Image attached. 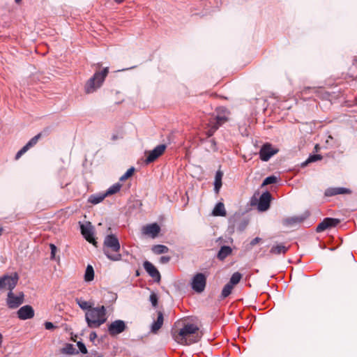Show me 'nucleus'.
Masks as SVG:
<instances>
[{
	"mask_svg": "<svg viewBox=\"0 0 357 357\" xmlns=\"http://www.w3.org/2000/svg\"><path fill=\"white\" fill-rule=\"evenodd\" d=\"M213 214L215 216H225L227 213L224 204L222 202L218 203L213 211Z\"/></svg>",
	"mask_w": 357,
	"mask_h": 357,
	"instance_id": "nucleus-24",
	"label": "nucleus"
},
{
	"mask_svg": "<svg viewBox=\"0 0 357 357\" xmlns=\"http://www.w3.org/2000/svg\"><path fill=\"white\" fill-rule=\"evenodd\" d=\"M151 250L156 255H160L168 252L169 248L164 245H155L152 247Z\"/></svg>",
	"mask_w": 357,
	"mask_h": 357,
	"instance_id": "nucleus-26",
	"label": "nucleus"
},
{
	"mask_svg": "<svg viewBox=\"0 0 357 357\" xmlns=\"http://www.w3.org/2000/svg\"><path fill=\"white\" fill-rule=\"evenodd\" d=\"M97 338V334L96 332L93 331L89 335V339L91 341H94Z\"/></svg>",
	"mask_w": 357,
	"mask_h": 357,
	"instance_id": "nucleus-46",
	"label": "nucleus"
},
{
	"mask_svg": "<svg viewBox=\"0 0 357 357\" xmlns=\"http://www.w3.org/2000/svg\"><path fill=\"white\" fill-rule=\"evenodd\" d=\"M150 301L153 307H156L158 305V296L155 293H152L150 295Z\"/></svg>",
	"mask_w": 357,
	"mask_h": 357,
	"instance_id": "nucleus-39",
	"label": "nucleus"
},
{
	"mask_svg": "<svg viewBox=\"0 0 357 357\" xmlns=\"http://www.w3.org/2000/svg\"><path fill=\"white\" fill-rule=\"evenodd\" d=\"M303 219L299 217H292L289 218L284 220V222L287 225H291L295 223L301 222H302Z\"/></svg>",
	"mask_w": 357,
	"mask_h": 357,
	"instance_id": "nucleus-34",
	"label": "nucleus"
},
{
	"mask_svg": "<svg viewBox=\"0 0 357 357\" xmlns=\"http://www.w3.org/2000/svg\"><path fill=\"white\" fill-rule=\"evenodd\" d=\"M230 112L225 107H220L217 109V116L215 119L220 123H225L229 121Z\"/></svg>",
	"mask_w": 357,
	"mask_h": 357,
	"instance_id": "nucleus-19",
	"label": "nucleus"
},
{
	"mask_svg": "<svg viewBox=\"0 0 357 357\" xmlns=\"http://www.w3.org/2000/svg\"><path fill=\"white\" fill-rule=\"evenodd\" d=\"M2 342H3V335L2 334L0 333V347H1L2 345Z\"/></svg>",
	"mask_w": 357,
	"mask_h": 357,
	"instance_id": "nucleus-47",
	"label": "nucleus"
},
{
	"mask_svg": "<svg viewBox=\"0 0 357 357\" xmlns=\"http://www.w3.org/2000/svg\"><path fill=\"white\" fill-rule=\"evenodd\" d=\"M104 253L112 261H119L121 255L119 253L120 243L118 238L113 234L105 236L104 243Z\"/></svg>",
	"mask_w": 357,
	"mask_h": 357,
	"instance_id": "nucleus-3",
	"label": "nucleus"
},
{
	"mask_svg": "<svg viewBox=\"0 0 357 357\" xmlns=\"http://www.w3.org/2000/svg\"><path fill=\"white\" fill-rule=\"evenodd\" d=\"M107 310L104 305L89 309L85 313V320L90 328H99L107 321Z\"/></svg>",
	"mask_w": 357,
	"mask_h": 357,
	"instance_id": "nucleus-2",
	"label": "nucleus"
},
{
	"mask_svg": "<svg viewBox=\"0 0 357 357\" xmlns=\"http://www.w3.org/2000/svg\"><path fill=\"white\" fill-rule=\"evenodd\" d=\"M223 176V172L221 170H218L215 176V182H214V190L216 193H218L220 188L222 187V178Z\"/></svg>",
	"mask_w": 357,
	"mask_h": 357,
	"instance_id": "nucleus-22",
	"label": "nucleus"
},
{
	"mask_svg": "<svg viewBox=\"0 0 357 357\" xmlns=\"http://www.w3.org/2000/svg\"><path fill=\"white\" fill-rule=\"evenodd\" d=\"M232 252V250L229 246L224 245L222 246L218 253L217 257L223 261L226 257L230 255Z\"/></svg>",
	"mask_w": 357,
	"mask_h": 357,
	"instance_id": "nucleus-21",
	"label": "nucleus"
},
{
	"mask_svg": "<svg viewBox=\"0 0 357 357\" xmlns=\"http://www.w3.org/2000/svg\"><path fill=\"white\" fill-rule=\"evenodd\" d=\"M18 280L19 276L17 273L0 277V290L8 289L9 291H12L16 287Z\"/></svg>",
	"mask_w": 357,
	"mask_h": 357,
	"instance_id": "nucleus-5",
	"label": "nucleus"
},
{
	"mask_svg": "<svg viewBox=\"0 0 357 357\" xmlns=\"http://www.w3.org/2000/svg\"><path fill=\"white\" fill-rule=\"evenodd\" d=\"M172 336L177 343L182 345L192 344L201 338L199 327L193 324H184L182 328L173 331Z\"/></svg>",
	"mask_w": 357,
	"mask_h": 357,
	"instance_id": "nucleus-1",
	"label": "nucleus"
},
{
	"mask_svg": "<svg viewBox=\"0 0 357 357\" xmlns=\"http://www.w3.org/2000/svg\"><path fill=\"white\" fill-rule=\"evenodd\" d=\"M215 132V130L214 129H212V128L211 126H208L207 130L206 131V134L207 137H211L212 135H213V134Z\"/></svg>",
	"mask_w": 357,
	"mask_h": 357,
	"instance_id": "nucleus-41",
	"label": "nucleus"
},
{
	"mask_svg": "<svg viewBox=\"0 0 357 357\" xmlns=\"http://www.w3.org/2000/svg\"><path fill=\"white\" fill-rule=\"evenodd\" d=\"M116 3H121L124 0H114Z\"/></svg>",
	"mask_w": 357,
	"mask_h": 357,
	"instance_id": "nucleus-48",
	"label": "nucleus"
},
{
	"mask_svg": "<svg viewBox=\"0 0 357 357\" xmlns=\"http://www.w3.org/2000/svg\"><path fill=\"white\" fill-rule=\"evenodd\" d=\"M24 301V295L23 292H20L15 295L13 291H8L6 298V303L9 308H17Z\"/></svg>",
	"mask_w": 357,
	"mask_h": 357,
	"instance_id": "nucleus-8",
	"label": "nucleus"
},
{
	"mask_svg": "<svg viewBox=\"0 0 357 357\" xmlns=\"http://www.w3.org/2000/svg\"><path fill=\"white\" fill-rule=\"evenodd\" d=\"M314 149H315V150L317 151H318V149H319V145H318V144H317V145L315 146Z\"/></svg>",
	"mask_w": 357,
	"mask_h": 357,
	"instance_id": "nucleus-49",
	"label": "nucleus"
},
{
	"mask_svg": "<svg viewBox=\"0 0 357 357\" xmlns=\"http://www.w3.org/2000/svg\"><path fill=\"white\" fill-rule=\"evenodd\" d=\"M94 278V271L91 265H88L86 269L84 280L87 282L92 281Z\"/></svg>",
	"mask_w": 357,
	"mask_h": 357,
	"instance_id": "nucleus-29",
	"label": "nucleus"
},
{
	"mask_svg": "<svg viewBox=\"0 0 357 357\" xmlns=\"http://www.w3.org/2000/svg\"><path fill=\"white\" fill-rule=\"evenodd\" d=\"M45 328L47 330H52V329H54L55 328V326H54V324L52 322L46 321L45 323Z\"/></svg>",
	"mask_w": 357,
	"mask_h": 357,
	"instance_id": "nucleus-45",
	"label": "nucleus"
},
{
	"mask_svg": "<svg viewBox=\"0 0 357 357\" xmlns=\"http://www.w3.org/2000/svg\"><path fill=\"white\" fill-rule=\"evenodd\" d=\"M75 301L79 307L84 310L88 311L89 309H92L93 307L92 303L84 301L82 298H76Z\"/></svg>",
	"mask_w": 357,
	"mask_h": 357,
	"instance_id": "nucleus-25",
	"label": "nucleus"
},
{
	"mask_svg": "<svg viewBox=\"0 0 357 357\" xmlns=\"http://www.w3.org/2000/svg\"><path fill=\"white\" fill-rule=\"evenodd\" d=\"M160 231V227L157 223L146 225L142 229V232L144 235L149 236L153 238L157 237Z\"/></svg>",
	"mask_w": 357,
	"mask_h": 357,
	"instance_id": "nucleus-13",
	"label": "nucleus"
},
{
	"mask_svg": "<svg viewBox=\"0 0 357 357\" xmlns=\"http://www.w3.org/2000/svg\"><path fill=\"white\" fill-rule=\"evenodd\" d=\"M171 257L169 256H162L160 259L161 264H167L170 261Z\"/></svg>",
	"mask_w": 357,
	"mask_h": 357,
	"instance_id": "nucleus-44",
	"label": "nucleus"
},
{
	"mask_svg": "<svg viewBox=\"0 0 357 357\" xmlns=\"http://www.w3.org/2000/svg\"><path fill=\"white\" fill-rule=\"evenodd\" d=\"M80 229L81 233L84 237V238L90 243H92L93 245L97 246V242L94 238L93 232L91 227L90 223H89L88 225H85L83 224L81 225Z\"/></svg>",
	"mask_w": 357,
	"mask_h": 357,
	"instance_id": "nucleus-16",
	"label": "nucleus"
},
{
	"mask_svg": "<svg viewBox=\"0 0 357 357\" xmlns=\"http://www.w3.org/2000/svg\"><path fill=\"white\" fill-rule=\"evenodd\" d=\"M2 232H3V229L2 228H0V235L2 234Z\"/></svg>",
	"mask_w": 357,
	"mask_h": 357,
	"instance_id": "nucleus-50",
	"label": "nucleus"
},
{
	"mask_svg": "<svg viewBox=\"0 0 357 357\" xmlns=\"http://www.w3.org/2000/svg\"><path fill=\"white\" fill-rule=\"evenodd\" d=\"M17 314L21 320L29 319L34 317V310L31 305H26L20 307Z\"/></svg>",
	"mask_w": 357,
	"mask_h": 357,
	"instance_id": "nucleus-15",
	"label": "nucleus"
},
{
	"mask_svg": "<svg viewBox=\"0 0 357 357\" xmlns=\"http://www.w3.org/2000/svg\"><path fill=\"white\" fill-rule=\"evenodd\" d=\"M62 353L66 354H73L75 353V349L71 344H67L65 347L62 349Z\"/></svg>",
	"mask_w": 357,
	"mask_h": 357,
	"instance_id": "nucleus-35",
	"label": "nucleus"
},
{
	"mask_svg": "<svg viewBox=\"0 0 357 357\" xmlns=\"http://www.w3.org/2000/svg\"><path fill=\"white\" fill-rule=\"evenodd\" d=\"M279 150L274 149L271 144L266 143L261 146L259 151V158L262 161H268Z\"/></svg>",
	"mask_w": 357,
	"mask_h": 357,
	"instance_id": "nucleus-10",
	"label": "nucleus"
},
{
	"mask_svg": "<svg viewBox=\"0 0 357 357\" xmlns=\"http://www.w3.org/2000/svg\"><path fill=\"white\" fill-rule=\"evenodd\" d=\"M233 289H234V287L231 284H230L229 282L227 284H226L222 290V292L220 294V298L222 299H224V298H227V296H229L231 294Z\"/></svg>",
	"mask_w": 357,
	"mask_h": 357,
	"instance_id": "nucleus-28",
	"label": "nucleus"
},
{
	"mask_svg": "<svg viewBox=\"0 0 357 357\" xmlns=\"http://www.w3.org/2000/svg\"><path fill=\"white\" fill-rule=\"evenodd\" d=\"M167 146L165 144H160L157 146L155 149L151 151H146L145 154L146 155V158L145 160V163L146 165L154 162L156 159H158L160 155H162L165 151Z\"/></svg>",
	"mask_w": 357,
	"mask_h": 357,
	"instance_id": "nucleus-9",
	"label": "nucleus"
},
{
	"mask_svg": "<svg viewBox=\"0 0 357 357\" xmlns=\"http://www.w3.org/2000/svg\"><path fill=\"white\" fill-rule=\"evenodd\" d=\"M106 197L105 193L91 195L89 202L93 204H97L101 202Z\"/></svg>",
	"mask_w": 357,
	"mask_h": 357,
	"instance_id": "nucleus-27",
	"label": "nucleus"
},
{
	"mask_svg": "<svg viewBox=\"0 0 357 357\" xmlns=\"http://www.w3.org/2000/svg\"><path fill=\"white\" fill-rule=\"evenodd\" d=\"M135 171V169L133 167L128 169L127 170V172L120 177V178H119L120 181H126L128 178H129L130 177H131L133 175Z\"/></svg>",
	"mask_w": 357,
	"mask_h": 357,
	"instance_id": "nucleus-33",
	"label": "nucleus"
},
{
	"mask_svg": "<svg viewBox=\"0 0 357 357\" xmlns=\"http://www.w3.org/2000/svg\"><path fill=\"white\" fill-rule=\"evenodd\" d=\"M262 239L259 237H256L253 238L248 245V249H251L252 247L256 245L257 244L261 243Z\"/></svg>",
	"mask_w": 357,
	"mask_h": 357,
	"instance_id": "nucleus-38",
	"label": "nucleus"
},
{
	"mask_svg": "<svg viewBox=\"0 0 357 357\" xmlns=\"http://www.w3.org/2000/svg\"><path fill=\"white\" fill-rule=\"evenodd\" d=\"M321 159H322V156L319 154L310 155L309 158L302 164V166L305 167L310 162H316L317 160H321Z\"/></svg>",
	"mask_w": 357,
	"mask_h": 357,
	"instance_id": "nucleus-32",
	"label": "nucleus"
},
{
	"mask_svg": "<svg viewBox=\"0 0 357 357\" xmlns=\"http://www.w3.org/2000/svg\"><path fill=\"white\" fill-rule=\"evenodd\" d=\"M289 250V247H286L283 244L273 245L270 250V253L272 255L285 254Z\"/></svg>",
	"mask_w": 357,
	"mask_h": 357,
	"instance_id": "nucleus-23",
	"label": "nucleus"
},
{
	"mask_svg": "<svg viewBox=\"0 0 357 357\" xmlns=\"http://www.w3.org/2000/svg\"><path fill=\"white\" fill-rule=\"evenodd\" d=\"M109 73L108 67L105 68L101 71H96L92 77H91L84 86L86 93H91L99 89L104 82Z\"/></svg>",
	"mask_w": 357,
	"mask_h": 357,
	"instance_id": "nucleus-4",
	"label": "nucleus"
},
{
	"mask_svg": "<svg viewBox=\"0 0 357 357\" xmlns=\"http://www.w3.org/2000/svg\"><path fill=\"white\" fill-rule=\"evenodd\" d=\"M351 190L349 188L337 187L328 188L325 190L324 195L326 197H332L337 195L351 194Z\"/></svg>",
	"mask_w": 357,
	"mask_h": 357,
	"instance_id": "nucleus-18",
	"label": "nucleus"
},
{
	"mask_svg": "<svg viewBox=\"0 0 357 357\" xmlns=\"http://www.w3.org/2000/svg\"><path fill=\"white\" fill-rule=\"evenodd\" d=\"M121 188V184L116 183L108 188V190L105 192V195L107 197L116 194L120 190Z\"/></svg>",
	"mask_w": 357,
	"mask_h": 357,
	"instance_id": "nucleus-30",
	"label": "nucleus"
},
{
	"mask_svg": "<svg viewBox=\"0 0 357 357\" xmlns=\"http://www.w3.org/2000/svg\"><path fill=\"white\" fill-rule=\"evenodd\" d=\"M157 315L156 321L151 326V331L154 333H156L161 328L164 322L163 313L161 311H158Z\"/></svg>",
	"mask_w": 357,
	"mask_h": 357,
	"instance_id": "nucleus-20",
	"label": "nucleus"
},
{
	"mask_svg": "<svg viewBox=\"0 0 357 357\" xmlns=\"http://www.w3.org/2000/svg\"><path fill=\"white\" fill-rule=\"evenodd\" d=\"M271 195L269 192H264L259 200L257 208L260 211H266L270 207Z\"/></svg>",
	"mask_w": 357,
	"mask_h": 357,
	"instance_id": "nucleus-14",
	"label": "nucleus"
},
{
	"mask_svg": "<svg viewBox=\"0 0 357 357\" xmlns=\"http://www.w3.org/2000/svg\"><path fill=\"white\" fill-rule=\"evenodd\" d=\"M277 181H278V178L275 176H268L264 180V181L262 183V186L267 185L269 184L275 183L277 182Z\"/></svg>",
	"mask_w": 357,
	"mask_h": 357,
	"instance_id": "nucleus-37",
	"label": "nucleus"
},
{
	"mask_svg": "<svg viewBox=\"0 0 357 357\" xmlns=\"http://www.w3.org/2000/svg\"><path fill=\"white\" fill-rule=\"evenodd\" d=\"M340 220L337 218H326L317 227V232H322L326 229L336 227Z\"/></svg>",
	"mask_w": 357,
	"mask_h": 357,
	"instance_id": "nucleus-12",
	"label": "nucleus"
},
{
	"mask_svg": "<svg viewBox=\"0 0 357 357\" xmlns=\"http://www.w3.org/2000/svg\"><path fill=\"white\" fill-rule=\"evenodd\" d=\"M50 132V128H45L41 132L38 133L33 137H32L28 143L24 146L15 155V160H17L20 158V157L24 154L29 149L33 147L38 142V140L42 137L43 135H47Z\"/></svg>",
	"mask_w": 357,
	"mask_h": 357,
	"instance_id": "nucleus-6",
	"label": "nucleus"
},
{
	"mask_svg": "<svg viewBox=\"0 0 357 357\" xmlns=\"http://www.w3.org/2000/svg\"><path fill=\"white\" fill-rule=\"evenodd\" d=\"M208 125V126H211L212 129H214L216 131L219 127L222 125V123H220L215 118H212L210 119Z\"/></svg>",
	"mask_w": 357,
	"mask_h": 357,
	"instance_id": "nucleus-36",
	"label": "nucleus"
},
{
	"mask_svg": "<svg viewBox=\"0 0 357 357\" xmlns=\"http://www.w3.org/2000/svg\"><path fill=\"white\" fill-rule=\"evenodd\" d=\"M77 344L81 353L84 354H87V349L84 343L82 342H78Z\"/></svg>",
	"mask_w": 357,
	"mask_h": 357,
	"instance_id": "nucleus-40",
	"label": "nucleus"
},
{
	"mask_svg": "<svg viewBox=\"0 0 357 357\" xmlns=\"http://www.w3.org/2000/svg\"><path fill=\"white\" fill-rule=\"evenodd\" d=\"M50 246L51 249V258L53 259L55 257V254L57 250V248L54 244H50Z\"/></svg>",
	"mask_w": 357,
	"mask_h": 357,
	"instance_id": "nucleus-42",
	"label": "nucleus"
},
{
	"mask_svg": "<svg viewBox=\"0 0 357 357\" xmlns=\"http://www.w3.org/2000/svg\"><path fill=\"white\" fill-rule=\"evenodd\" d=\"M144 268L149 275L153 278L155 282H159L160 281V273L158 270L149 261L144 262Z\"/></svg>",
	"mask_w": 357,
	"mask_h": 357,
	"instance_id": "nucleus-17",
	"label": "nucleus"
},
{
	"mask_svg": "<svg viewBox=\"0 0 357 357\" xmlns=\"http://www.w3.org/2000/svg\"><path fill=\"white\" fill-rule=\"evenodd\" d=\"M127 326L126 323L122 320H116L112 322L108 326L109 334L114 337L123 333Z\"/></svg>",
	"mask_w": 357,
	"mask_h": 357,
	"instance_id": "nucleus-11",
	"label": "nucleus"
},
{
	"mask_svg": "<svg viewBox=\"0 0 357 357\" xmlns=\"http://www.w3.org/2000/svg\"><path fill=\"white\" fill-rule=\"evenodd\" d=\"M136 275H139V272H138V271H137V272H136Z\"/></svg>",
	"mask_w": 357,
	"mask_h": 357,
	"instance_id": "nucleus-52",
	"label": "nucleus"
},
{
	"mask_svg": "<svg viewBox=\"0 0 357 357\" xmlns=\"http://www.w3.org/2000/svg\"><path fill=\"white\" fill-rule=\"evenodd\" d=\"M16 3H20L22 0H15Z\"/></svg>",
	"mask_w": 357,
	"mask_h": 357,
	"instance_id": "nucleus-51",
	"label": "nucleus"
},
{
	"mask_svg": "<svg viewBox=\"0 0 357 357\" xmlns=\"http://www.w3.org/2000/svg\"><path fill=\"white\" fill-rule=\"evenodd\" d=\"M206 285V277L204 273H199L194 275L191 282L192 289L197 293H202Z\"/></svg>",
	"mask_w": 357,
	"mask_h": 357,
	"instance_id": "nucleus-7",
	"label": "nucleus"
},
{
	"mask_svg": "<svg viewBox=\"0 0 357 357\" xmlns=\"http://www.w3.org/2000/svg\"><path fill=\"white\" fill-rule=\"evenodd\" d=\"M308 91H312L313 92H317V89L315 87H305L301 91L302 94H307Z\"/></svg>",
	"mask_w": 357,
	"mask_h": 357,
	"instance_id": "nucleus-43",
	"label": "nucleus"
},
{
	"mask_svg": "<svg viewBox=\"0 0 357 357\" xmlns=\"http://www.w3.org/2000/svg\"><path fill=\"white\" fill-rule=\"evenodd\" d=\"M241 278L242 275L238 272H235L231 275L229 283L231 284L233 287H234V285L237 284L241 281Z\"/></svg>",
	"mask_w": 357,
	"mask_h": 357,
	"instance_id": "nucleus-31",
	"label": "nucleus"
}]
</instances>
